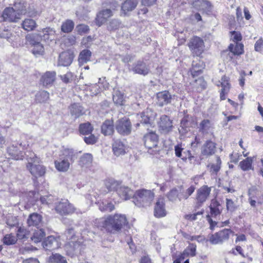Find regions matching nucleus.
<instances>
[{
  "label": "nucleus",
  "mask_w": 263,
  "mask_h": 263,
  "mask_svg": "<svg viewBox=\"0 0 263 263\" xmlns=\"http://www.w3.org/2000/svg\"><path fill=\"white\" fill-rule=\"evenodd\" d=\"M127 223V219L125 215L116 214L99 219L97 224L101 229H104L111 233H115L120 231Z\"/></svg>",
  "instance_id": "1"
},
{
  "label": "nucleus",
  "mask_w": 263,
  "mask_h": 263,
  "mask_svg": "<svg viewBox=\"0 0 263 263\" xmlns=\"http://www.w3.org/2000/svg\"><path fill=\"white\" fill-rule=\"evenodd\" d=\"M154 198V193L151 190L141 189L134 194L133 202L139 207L149 206Z\"/></svg>",
  "instance_id": "2"
},
{
  "label": "nucleus",
  "mask_w": 263,
  "mask_h": 263,
  "mask_svg": "<svg viewBox=\"0 0 263 263\" xmlns=\"http://www.w3.org/2000/svg\"><path fill=\"white\" fill-rule=\"evenodd\" d=\"M144 142L145 146L150 154H155L160 151V148L158 146V137L155 133L149 132L145 134Z\"/></svg>",
  "instance_id": "3"
},
{
  "label": "nucleus",
  "mask_w": 263,
  "mask_h": 263,
  "mask_svg": "<svg viewBox=\"0 0 263 263\" xmlns=\"http://www.w3.org/2000/svg\"><path fill=\"white\" fill-rule=\"evenodd\" d=\"M22 17L23 15H28L34 17L37 15V12L27 6V4L24 1L17 0L13 4V7Z\"/></svg>",
  "instance_id": "4"
},
{
  "label": "nucleus",
  "mask_w": 263,
  "mask_h": 263,
  "mask_svg": "<svg viewBox=\"0 0 263 263\" xmlns=\"http://www.w3.org/2000/svg\"><path fill=\"white\" fill-rule=\"evenodd\" d=\"M233 231L230 229H224L214 234L209 238L210 242L213 245L221 244L229 239Z\"/></svg>",
  "instance_id": "5"
},
{
  "label": "nucleus",
  "mask_w": 263,
  "mask_h": 263,
  "mask_svg": "<svg viewBox=\"0 0 263 263\" xmlns=\"http://www.w3.org/2000/svg\"><path fill=\"white\" fill-rule=\"evenodd\" d=\"M188 46L192 53L196 56L200 55L204 50L203 41L198 36H194L192 38L188 44Z\"/></svg>",
  "instance_id": "6"
},
{
  "label": "nucleus",
  "mask_w": 263,
  "mask_h": 263,
  "mask_svg": "<svg viewBox=\"0 0 263 263\" xmlns=\"http://www.w3.org/2000/svg\"><path fill=\"white\" fill-rule=\"evenodd\" d=\"M56 212L61 215H67L73 213L75 208L68 200L62 199L55 206Z\"/></svg>",
  "instance_id": "7"
},
{
  "label": "nucleus",
  "mask_w": 263,
  "mask_h": 263,
  "mask_svg": "<svg viewBox=\"0 0 263 263\" xmlns=\"http://www.w3.org/2000/svg\"><path fill=\"white\" fill-rule=\"evenodd\" d=\"M211 191V187L207 185L200 187L196 192V206H200L208 198Z\"/></svg>",
  "instance_id": "8"
},
{
  "label": "nucleus",
  "mask_w": 263,
  "mask_h": 263,
  "mask_svg": "<svg viewBox=\"0 0 263 263\" xmlns=\"http://www.w3.org/2000/svg\"><path fill=\"white\" fill-rule=\"evenodd\" d=\"M116 129L121 135H127L131 132V123L126 118H122L118 120L116 124Z\"/></svg>",
  "instance_id": "9"
},
{
  "label": "nucleus",
  "mask_w": 263,
  "mask_h": 263,
  "mask_svg": "<svg viewBox=\"0 0 263 263\" xmlns=\"http://www.w3.org/2000/svg\"><path fill=\"white\" fill-rule=\"evenodd\" d=\"M2 17L5 21L16 23L21 18V16L13 7L6 8L2 14Z\"/></svg>",
  "instance_id": "10"
},
{
  "label": "nucleus",
  "mask_w": 263,
  "mask_h": 263,
  "mask_svg": "<svg viewBox=\"0 0 263 263\" xmlns=\"http://www.w3.org/2000/svg\"><path fill=\"white\" fill-rule=\"evenodd\" d=\"M165 199L159 198L157 199L154 208V216L157 218H161L166 215Z\"/></svg>",
  "instance_id": "11"
},
{
  "label": "nucleus",
  "mask_w": 263,
  "mask_h": 263,
  "mask_svg": "<svg viewBox=\"0 0 263 263\" xmlns=\"http://www.w3.org/2000/svg\"><path fill=\"white\" fill-rule=\"evenodd\" d=\"M117 194L122 200H127L134 196V192L127 186L120 184L117 189Z\"/></svg>",
  "instance_id": "12"
},
{
  "label": "nucleus",
  "mask_w": 263,
  "mask_h": 263,
  "mask_svg": "<svg viewBox=\"0 0 263 263\" xmlns=\"http://www.w3.org/2000/svg\"><path fill=\"white\" fill-rule=\"evenodd\" d=\"M172 96L168 91H162L156 94V103L160 107L171 102Z\"/></svg>",
  "instance_id": "13"
},
{
  "label": "nucleus",
  "mask_w": 263,
  "mask_h": 263,
  "mask_svg": "<svg viewBox=\"0 0 263 263\" xmlns=\"http://www.w3.org/2000/svg\"><path fill=\"white\" fill-rule=\"evenodd\" d=\"M156 115V113L152 111L151 109L147 108L145 111L137 115V118L140 120L141 124H151L154 120Z\"/></svg>",
  "instance_id": "14"
},
{
  "label": "nucleus",
  "mask_w": 263,
  "mask_h": 263,
  "mask_svg": "<svg viewBox=\"0 0 263 263\" xmlns=\"http://www.w3.org/2000/svg\"><path fill=\"white\" fill-rule=\"evenodd\" d=\"M59 238L53 236H48L43 242V247L47 250H53L60 247Z\"/></svg>",
  "instance_id": "15"
},
{
  "label": "nucleus",
  "mask_w": 263,
  "mask_h": 263,
  "mask_svg": "<svg viewBox=\"0 0 263 263\" xmlns=\"http://www.w3.org/2000/svg\"><path fill=\"white\" fill-rule=\"evenodd\" d=\"M158 125L160 130L164 133L170 132L173 128L172 121L166 115L161 116Z\"/></svg>",
  "instance_id": "16"
},
{
  "label": "nucleus",
  "mask_w": 263,
  "mask_h": 263,
  "mask_svg": "<svg viewBox=\"0 0 263 263\" xmlns=\"http://www.w3.org/2000/svg\"><path fill=\"white\" fill-rule=\"evenodd\" d=\"M55 76L54 71H47L42 76L40 83L46 87H50L55 80Z\"/></svg>",
  "instance_id": "17"
},
{
  "label": "nucleus",
  "mask_w": 263,
  "mask_h": 263,
  "mask_svg": "<svg viewBox=\"0 0 263 263\" xmlns=\"http://www.w3.org/2000/svg\"><path fill=\"white\" fill-rule=\"evenodd\" d=\"M132 70L135 73L143 76L147 75L149 71V69L146 64L141 61H138L133 64Z\"/></svg>",
  "instance_id": "18"
},
{
  "label": "nucleus",
  "mask_w": 263,
  "mask_h": 263,
  "mask_svg": "<svg viewBox=\"0 0 263 263\" xmlns=\"http://www.w3.org/2000/svg\"><path fill=\"white\" fill-rule=\"evenodd\" d=\"M73 54L69 51L62 52L59 55V65L63 66L70 65L73 61Z\"/></svg>",
  "instance_id": "19"
},
{
  "label": "nucleus",
  "mask_w": 263,
  "mask_h": 263,
  "mask_svg": "<svg viewBox=\"0 0 263 263\" xmlns=\"http://www.w3.org/2000/svg\"><path fill=\"white\" fill-rule=\"evenodd\" d=\"M112 147L114 154L116 156L124 155L127 148L125 144L119 139L114 140Z\"/></svg>",
  "instance_id": "20"
},
{
  "label": "nucleus",
  "mask_w": 263,
  "mask_h": 263,
  "mask_svg": "<svg viewBox=\"0 0 263 263\" xmlns=\"http://www.w3.org/2000/svg\"><path fill=\"white\" fill-rule=\"evenodd\" d=\"M27 168L30 173L35 177L42 176L45 173V168L40 164L36 163L27 164Z\"/></svg>",
  "instance_id": "21"
},
{
  "label": "nucleus",
  "mask_w": 263,
  "mask_h": 263,
  "mask_svg": "<svg viewBox=\"0 0 263 263\" xmlns=\"http://www.w3.org/2000/svg\"><path fill=\"white\" fill-rule=\"evenodd\" d=\"M7 154L10 158L16 160H22L24 157V153L18 151L17 147L13 144L8 147Z\"/></svg>",
  "instance_id": "22"
},
{
  "label": "nucleus",
  "mask_w": 263,
  "mask_h": 263,
  "mask_svg": "<svg viewBox=\"0 0 263 263\" xmlns=\"http://www.w3.org/2000/svg\"><path fill=\"white\" fill-rule=\"evenodd\" d=\"M216 151V144L211 140H208L201 148V154L205 156L213 155Z\"/></svg>",
  "instance_id": "23"
},
{
  "label": "nucleus",
  "mask_w": 263,
  "mask_h": 263,
  "mask_svg": "<svg viewBox=\"0 0 263 263\" xmlns=\"http://www.w3.org/2000/svg\"><path fill=\"white\" fill-rule=\"evenodd\" d=\"M55 167L59 172H65L68 171L70 166V162L68 159L60 158L58 160L54 161Z\"/></svg>",
  "instance_id": "24"
},
{
  "label": "nucleus",
  "mask_w": 263,
  "mask_h": 263,
  "mask_svg": "<svg viewBox=\"0 0 263 263\" xmlns=\"http://www.w3.org/2000/svg\"><path fill=\"white\" fill-rule=\"evenodd\" d=\"M138 3V0H126L121 6V10L125 14L133 11Z\"/></svg>",
  "instance_id": "25"
},
{
  "label": "nucleus",
  "mask_w": 263,
  "mask_h": 263,
  "mask_svg": "<svg viewBox=\"0 0 263 263\" xmlns=\"http://www.w3.org/2000/svg\"><path fill=\"white\" fill-rule=\"evenodd\" d=\"M205 65L202 61H194L192 63V67L191 69V72L193 77L200 75L202 72Z\"/></svg>",
  "instance_id": "26"
},
{
  "label": "nucleus",
  "mask_w": 263,
  "mask_h": 263,
  "mask_svg": "<svg viewBox=\"0 0 263 263\" xmlns=\"http://www.w3.org/2000/svg\"><path fill=\"white\" fill-rule=\"evenodd\" d=\"M60 157L68 159L69 162H73L77 158V153L74 152L72 148L64 147L62 151Z\"/></svg>",
  "instance_id": "27"
},
{
  "label": "nucleus",
  "mask_w": 263,
  "mask_h": 263,
  "mask_svg": "<svg viewBox=\"0 0 263 263\" xmlns=\"http://www.w3.org/2000/svg\"><path fill=\"white\" fill-rule=\"evenodd\" d=\"M102 133L104 135H110L114 131L112 120H107L104 121L101 127Z\"/></svg>",
  "instance_id": "28"
},
{
  "label": "nucleus",
  "mask_w": 263,
  "mask_h": 263,
  "mask_svg": "<svg viewBox=\"0 0 263 263\" xmlns=\"http://www.w3.org/2000/svg\"><path fill=\"white\" fill-rule=\"evenodd\" d=\"M93 157L91 154L86 153L80 158L79 164L82 167H89L92 162Z\"/></svg>",
  "instance_id": "29"
},
{
  "label": "nucleus",
  "mask_w": 263,
  "mask_h": 263,
  "mask_svg": "<svg viewBox=\"0 0 263 263\" xmlns=\"http://www.w3.org/2000/svg\"><path fill=\"white\" fill-rule=\"evenodd\" d=\"M22 28L27 31H31L34 30L37 27L36 22L31 18H26L22 23Z\"/></svg>",
  "instance_id": "30"
},
{
  "label": "nucleus",
  "mask_w": 263,
  "mask_h": 263,
  "mask_svg": "<svg viewBox=\"0 0 263 263\" xmlns=\"http://www.w3.org/2000/svg\"><path fill=\"white\" fill-rule=\"evenodd\" d=\"M192 6L198 10H208L210 6V3L205 0H196L192 3Z\"/></svg>",
  "instance_id": "31"
},
{
  "label": "nucleus",
  "mask_w": 263,
  "mask_h": 263,
  "mask_svg": "<svg viewBox=\"0 0 263 263\" xmlns=\"http://www.w3.org/2000/svg\"><path fill=\"white\" fill-rule=\"evenodd\" d=\"M42 216L37 213H33L30 214L27 219L29 226H37L41 222Z\"/></svg>",
  "instance_id": "32"
},
{
  "label": "nucleus",
  "mask_w": 263,
  "mask_h": 263,
  "mask_svg": "<svg viewBox=\"0 0 263 263\" xmlns=\"http://www.w3.org/2000/svg\"><path fill=\"white\" fill-rule=\"evenodd\" d=\"M91 56V52L88 49H84L82 50L79 57V62L80 65H83L86 63L87 62L90 61V57Z\"/></svg>",
  "instance_id": "33"
},
{
  "label": "nucleus",
  "mask_w": 263,
  "mask_h": 263,
  "mask_svg": "<svg viewBox=\"0 0 263 263\" xmlns=\"http://www.w3.org/2000/svg\"><path fill=\"white\" fill-rule=\"evenodd\" d=\"M220 204L216 199H213L210 206V213L211 215L216 216L221 213V210L220 209Z\"/></svg>",
  "instance_id": "34"
},
{
  "label": "nucleus",
  "mask_w": 263,
  "mask_h": 263,
  "mask_svg": "<svg viewBox=\"0 0 263 263\" xmlns=\"http://www.w3.org/2000/svg\"><path fill=\"white\" fill-rule=\"evenodd\" d=\"M183 150V148L182 147L181 144H177L175 146L174 151L175 156L179 158H181V159L183 160H186L187 158L190 160H191L192 156L191 153L190 151H187L186 152V154L185 157H182V152Z\"/></svg>",
  "instance_id": "35"
},
{
  "label": "nucleus",
  "mask_w": 263,
  "mask_h": 263,
  "mask_svg": "<svg viewBox=\"0 0 263 263\" xmlns=\"http://www.w3.org/2000/svg\"><path fill=\"white\" fill-rule=\"evenodd\" d=\"M26 41L32 46L40 42L42 40L41 33H32L26 36Z\"/></svg>",
  "instance_id": "36"
},
{
  "label": "nucleus",
  "mask_w": 263,
  "mask_h": 263,
  "mask_svg": "<svg viewBox=\"0 0 263 263\" xmlns=\"http://www.w3.org/2000/svg\"><path fill=\"white\" fill-rule=\"evenodd\" d=\"M252 162L253 158L252 157H248L239 163V166L243 171H247L251 170H253Z\"/></svg>",
  "instance_id": "37"
},
{
  "label": "nucleus",
  "mask_w": 263,
  "mask_h": 263,
  "mask_svg": "<svg viewBox=\"0 0 263 263\" xmlns=\"http://www.w3.org/2000/svg\"><path fill=\"white\" fill-rule=\"evenodd\" d=\"M212 127L211 122L208 119L202 120L199 124V131L203 134L208 133Z\"/></svg>",
  "instance_id": "38"
},
{
  "label": "nucleus",
  "mask_w": 263,
  "mask_h": 263,
  "mask_svg": "<svg viewBox=\"0 0 263 263\" xmlns=\"http://www.w3.org/2000/svg\"><path fill=\"white\" fill-rule=\"evenodd\" d=\"M229 48L234 55H240L243 53V45L241 43H235V45L231 44Z\"/></svg>",
  "instance_id": "39"
},
{
  "label": "nucleus",
  "mask_w": 263,
  "mask_h": 263,
  "mask_svg": "<svg viewBox=\"0 0 263 263\" xmlns=\"http://www.w3.org/2000/svg\"><path fill=\"white\" fill-rule=\"evenodd\" d=\"M49 99V93L47 91L43 90L35 95V101L37 103H45Z\"/></svg>",
  "instance_id": "40"
},
{
  "label": "nucleus",
  "mask_w": 263,
  "mask_h": 263,
  "mask_svg": "<svg viewBox=\"0 0 263 263\" xmlns=\"http://www.w3.org/2000/svg\"><path fill=\"white\" fill-rule=\"evenodd\" d=\"M179 193H181V187L174 188L172 189L167 195V198L170 201H176L177 199L179 200Z\"/></svg>",
  "instance_id": "41"
},
{
  "label": "nucleus",
  "mask_w": 263,
  "mask_h": 263,
  "mask_svg": "<svg viewBox=\"0 0 263 263\" xmlns=\"http://www.w3.org/2000/svg\"><path fill=\"white\" fill-rule=\"evenodd\" d=\"M70 109L71 115L75 118H78L83 114V108L79 104H72Z\"/></svg>",
  "instance_id": "42"
},
{
  "label": "nucleus",
  "mask_w": 263,
  "mask_h": 263,
  "mask_svg": "<svg viewBox=\"0 0 263 263\" xmlns=\"http://www.w3.org/2000/svg\"><path fill=\"white\" fill-rule=\"evenodd\" d=\"M74 23L72 20H67L63 23L61 26V30L64 33L71 32L74 28Z\"/></svg>",
  "instance_id": "43"
},
{
  "label": "nucleus",
  "mask_w": 263,
  "mask_h": 263,
  "mask_svg": "<svg viewBox=\"0 0 263 263\" xmlns=\"http://www.w3.org/2000/svg\"><path fill=\"white\" fill-rule=\"evenodd\" d=\"M92 126L90 123L87 122L81 124L79 126V130L81 134L83 135H89L92 131Z\"/></svg>",
  "instance_id": "44"
},
{
  "label": "nucleus",
  "mask_w": 263,
  "mask_h": 263,
  "mask_svg": "<svg viewBox=\"0 0 263 263\" xmlns=\"http://www.w3.org/2000/svg\"><path fill=\"white\" fill-rule=\"evenodd\" d=\"M45 236V232L42 229H39L33 233L32 236L31 237V240L35 243L40 242Z\"/></svg>",
  "instance_id": "45"
},
{
  "label": "nucleus",
  "mask_w": 263,
  "mask_h": 263,
  "mask_svg": "<svg viewBox=\"0 0 263 263\" xmlns=\"http://www.w3.org/2000/svg\"><path fill=\"white\" fill-rule=\"evenodd\" d=\"M49 261L50 263H67L65 257L59 254H52L49 257Z\"/></svg>",
  "instance_id": "46"
},
{
  "label": "nucleus",
  "mask_w": 263,
  "mask_h": 263,
  "mask_svg": "<svg viewBox=\"0 0 263 263\" xmlns=\"http://www.w3.org/2000/svg\"><path fill=\"white\" fill-rule=\"evenodd\" d=\"M120 184V183L113 179H109L105 182V186L109 191H116L117 192V189Z\"/></svg>",
  "instance_id": "47"
},
{
  "label": "nucleus",
  "mask_w": 263,
  "mask_h": 263,
  "mask_svg": "<svg viewBox=\"0 0 263 263\" xmlns=\"http://www.w3.org/2000/svg\"><path fill=\"white\" fill-rule=\"evenodd\" d=\"M113 101L114 103L118 105H122L124 102L123 94L120 91H115L113 95Z\"/></svg>",
  "instance_id": "48"
},
{
  "label": "nucleus",
  "mask_w": 263,
  "mask_h": 263,
  "mask_svg": "<svg viewBox=\"0 0 263 263\" xmlns=\"http://www.w3.org/2000/svg\"><path fill=\"white\" fill-rule=\"evenodd\" d=\"M99 209L103 212H111L115 209V206L112 202L105 201L100 204Z\"/></svg>",
  "instance_id": "49"
},
{
  "label": "nucleus",
  "mask_w": 263,
  "mask_h": 263,
  "mask_svg": "<svg viewBox=\"0 0 263 263\" xmlns=\"http://www.w3.org/2000/svg\"><path fill=\"white\" fill-rule=\"evenodd\" d=\"M196 245L194 243H190L184 250V254H186V256H194L196 255Z\"/></svg>",
  "instance_id": "50"
},
{
  "label": "nucleus",
  "mask_w": 263,
  "mask_h": 263,
  "mask_svg": "<svg viewBox=\"0 0 263 263\" xmlns=\"http://www.w3.org/2000/svg\"><path fill=\"white\" fill-rule=\"evenodd\" d=\"M27 159L28 160L27 164H32L34 163H39L40 159L36 155L32 152H29L28 154H26Z\"/></svg>",
  "instance_id": "51"
},
{
  "label": "nucleus",
  "mask_w": 263,
  "mask_h": 263,
  "mask_svg": "<svg viewBox=\"0 0 263 263\" xmlns=\"http://www.w3.org/2000/svg\"><path fill=\"white\" fill-rule=\"evenodd\" d=\"M3 243L6 245H11L14 244L17 239L16 237L12 234L6 235L3 239Z\"/></svg>",
  "instance_id": "52"
},
{
  "label": "nucleus",
  "mask_w": 263,
  "mask_h": 263,
  "mask_svg": "<svg viewBox=\"0 0 263 263\" xmlns=\"http://www.w3.org/2000/svg\"><path fill=\"white\" fill-rule=\"evenodd\" d=\"M220 83L221 86L222 87L221 90H223V91H229L230 88V84L229 83V79L228 77L226 76H223L221 79L220 81L219 82Z\"/></svg>",
  "instance_id": "53"
},
{
  "label": "nucleus",
  "mask_w": 263,
  "mask_h": 263,
  "mask_svg": "<svg viewBox=\"0 0 263 263\" xmlns=\"http://www.w3.org/2000/svg\"><path fill=\"white\" fill-rule=\"evenodd\" d=\"M32 53L35 55H42L44 53V48L43 46L40 43V42L37 43L35 45L32 46Z\"/></svg>",
  "instance_id": "54"
},
{
  "label": "nucleus",
  "mask_w": 263,
  "mask_h": 263,
  "mask_svg": "<svg viewBox=\"0 0 263 263\" xmlns=\"http://www.w3.org/2000/svg\"><path fill=\"white\" fill-rule=\"evenodd\" d=\"M29 232L24 228L20 227L17 230V237L19 239H27L29 237Z\"/></svg>",
  "instance_id": "55"
},
{
  "label": "nucleus",
  "mask_w": 263,
  "mask_h": 263,
  "mask_svg": "<svg viewBox=\"0 0 263 263\" xmlns=\"http://www.w3.org/2000/svg\"><path fill=\"white\" fill-rule=\"evenodd\" d=\"M29 137L25 135H22L19 141V145L23 149H27L29 145L28 140Z\"/></svg>",
  "instance_id": "56"
},
{
  "label": "nucleus",
  "mask_w": 263,
  "mask_h": 263,
  "mask_svg": "<svg viewBox=\"0 0 263 263\" xmlns=\"http://www.w3.org/2000/svg\"><path fill=\"white\" fill-rule=\"evenodd\" d=\"M221 161L219 157H217L216 162L215 164L211 165V171L217 173L220 169Z\"/></svg>",
  "instance_id": "57"
},
{
  "label": "nucleus",
  "mask_w": 263,
  "mask_h": 263,
  "mask_svg": "<svg viewBox=\"0 0 263 263\" xmlns=\"http://www.w3.org/2000/svg\"><path fill=\"white\" fill-rule=\"evenodd\" d=\"M7 224L10 227H14L18 225V222L16 217L11 216L8 218Z\"/></svg>",
  "instance_id": "58"
},
{
  "label": "nucleus",
  "mask_w": 263,
  "mask_h": 263,
  "mask_svg": "<svg viewBox=\"0 0 263 263\" xmlns=\"http://www.w3.org/2000/svg\"><path fill=\"white\" fill-rule=\"evenodd\" d=\"M226 206L227 209L231 212H233L236 209V206L234 202L230 199H226Z\"/></svg>",
  "instance_id": "59"
},
{
  "label": "nucleus",
  "mask_w": 263,
  "mask_h": 263,
  "mask_svg": "<svg viewBox=\"0 0 263 263\" xmlns=\"http://www.w3.org/2000/svg\"><path fill=\"white\" fill-rule=\"evenodd\" d=\"M42 32L44 34L43 36L44 40L48 39L47 36L51 35L54 34L55 31L50 28H46L42 29Z\"/></svg>",
  "instance_id": "60"
},
{
  "label": "nucleus",
  "mask_w": 263,
  "mask_h": 263,
  "mask_svg": "<svg viewBox=\"0 0 263 263\" xmlns=\"http://www.w3.org/2000/svg\"><path fill=\"white\" fill-rule=\"evenodd\" d=\"M254 49L257 52H261L263 49V39L260 37L255 43Z\"/></svg>",
  "instance_id": "61"
},
{
  "label": "nucleus",
  "mask_w": 263,
  "mask_h": 263,
  "mask_svg": "<svg viewBox=\"0 0 263 263\" xmlns=\"http://www.w3.org/2000/svg\"><path fill=\"white\" fill-rule=\"evenodd\" d=\"M66 235L67 236V239L71 240V242H72L75 241V235L74 230L72 228L69 229L66 232Z\"/></svg>",
  "instance_id": "62"
},
{
  "label": "nucleus",
  "mask_w": 263,
  "mask_h": 263,
  "mask_svg": "<svg viewBox=\"0 0 263 263\" xmlns=\"http://www.w3.org/2000/svg\"><path fill=\"white\" fill-rule=\"evenodd\" d=\"M108 83L106 81L105 78L101 79L100 78L98 82V85L97 86H99L100 89L101 90L102 89H106L108 87Z\"/></svg>",
  "instance_id": "63"
},
{
  "label": "nucleus",
  "mask_w": 263,
  "mask_h": 263,
  "mask_svg": "<svg viewBox=\"0 0 263 263\" xmlns=\"http://www.w3.org/2000/svg\"><path fill=\"white\" fill-rule=\"evenodd\" d=\"M107 20L104 18V16L100 12L98 14L96 18V24L98 26H101L103 24L106 22Z\"/></svg>",
  "instance_id": "64"
}]
</instances>
